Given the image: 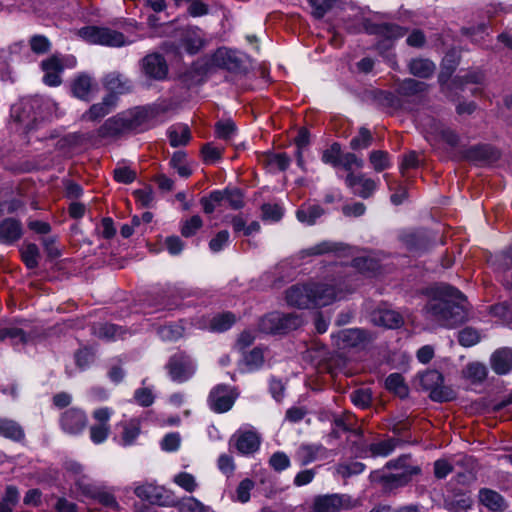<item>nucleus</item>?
I'll return each mask as SVG.
<instances>
[{
  "mask_svg": "<svg viewBox=\"0 0 512 512\" xmlns=\"http://www.w3.org/2000/svg\"><path fill=\"white\" fill-rule=\"evenodd\" d=\"M140 433L139 422L136 420H131L128 423H125L123 426V434L121 437V441L123 445H131L135 439L138 437Z\"/></svg>",
  "mask_w": 512,
  "mask_h": 512,
  "instance_id": "603ef678",
  "label": "nucleus"
},
{
  "mask_svg": "<svg viewBox=\"0 0 512 512\" xmlns=\"http://www.w3.org/2000/svg\"><path fill=\"white\" fill-rule=\"evenodd\" d=\"M410 72L420 78H428L435 71V65L428 59H414L409 64Z\"/></svg>",
  "mask_w": 512,
  "mask_h": 512,
  "instance_id": "e433bc0d",
  "label": "nucleus"
},
{
  "mask_svg": "<svg viewBox=\"0 0 512 512\" xmlns=\"http://www.w3.org/2000/svg\"><path fill=\"white\" fill-rule=\"evenodd\" d=\"M29 46L33 53L38 55H43L48 53L51 50V42L44 35H33L29 39Z\"/></svg>",
  "mask_w": 512,
  "mask_h": 512,
  "instance_id": "09e8293b",
  "label": "nucleus"
},
{
  "mask_svg": "<svg viewBox=\"0 0 512 512\" xmlns=\"http://www.w3.org/2000/svg\"><path fill=\"white\" fill-rule=\"evenodd\" d=\"M371 143L372 135L370 131L367 128L362 127L360 128L358 135L351 139L350 147L353 150H361L368 148Z\"/></svg>",
  "mask_w": 512,
  "mask_h": 512,
  "instance_id": "864d4df0",
  "label": "nucleus"
},
{
  "mask_svg": "<svg viewBox=\"0 0 512 512\" xmlns=\"http://www.w3.org/2000/svg\"><path fill=\"white\" fill-rule=\"evenodd\" d=\"M473 500L468 493L447 495L444 499L445 509L452 512H461L472 507Z\"/></svg>",
  "mask_w": 512,
  "mask_h": 512,
  "instance_id": "2f4dec72",
  "label": "nucleus"
},
{
  "mask_svg": "<svg viewBox=\"0 0 512 512\" xmlns=\"http://www.w3.org/2000/svg\"><path fill=\"white\" fill-rule=\"evenodd\" d=\"M203 221L200 216L194 215L185 220L181 226V234L184 237H191L202 227Z\"/></svg>",
  "mask_w": 512,
  "mask_h": 512,
  "instance_id": "bf43d9fd",
  "label": "nucleus"
},
{
  "mask_svg": "<svg viewBox=\"0 0 512 512\" xmlns=\"http://www.w3.org/2000/svg\"><path fill=\"white\" fill-rule=\"evenodd\" d=\"M255 483L249 479H243L237 486L235 500L240 503H246L250 500V493L254 489Z\"/></svg>",
  "mask_w": 512,
  "mask_h": 512,
  "instance_id": "6e6d98bb",
  "label": "nucleus"
},
{
  "mask_svg": "<svg viewBox=\"0 0 512 512\" xmlns=\"http://www.w3.org/2000/svg\"><path fill=\"white\" fill-rule=\"evenodd\" d=\"M408 457L401 456L396 460L387 462L386 468L396 469L398 472L385 474L382 471H373L370 478L382 482L388 488H397L406 485L413 475L420 473V468L407 463Z\"/></svg>",
  "mask_w": 512,
  "mask_h": 512,
  "instance_id": "7ed1b4c3",
  "label": "nucleus"
},
{
  "mask_svg": "<svg viewBox=\"0 0 512 512\" xmlns=\"http://www.w3.org/2000/svg\"><path fill=\"white\" fill-rule=\"evenodd\" d=\"M179 512H209V507L194 497H185L179 501L174 499V505Z\"/></svg>",
  "mask_w": 512,
  "mask_h": 512,
  "instance_id": "4c0bfd02",
  "label": "nucleus"
},
{
  "mask_svg": "<svg viewBox=\"0 0 512 512\" xmlns=\"http://www.w3.org/2000/svg\"><path fill=\"white\" fill-rule=\"evenodd\" d=\"M134 493L138 498L146 500L151 504L160 506L174 505V497L170 491L154 483L138 485L135 487Z\"/></svg>",
  "mask_w": 512,
  "mask_h": 512,
  "instance_id": "9b49d317",
  "label": "nucleus"
},
{
  "mask_svg": "<svg viewBox=\"0 0 512 512\" xmlns=\"http://www.w3.org/2000/svg\"><path fill=\"white\" fill-rule=\"evenodd\" d=\"M354 506V501L346 494H326L313 500V512H340Z\"/></svg>",
  "mask_w": 512,
  "mask_h": 512,
  "instance_id": "f8f14e48",
  "label": "nucleus"
},
{
  "mask_svg": "<svg viewBox=\"0 0 512 512\" xmlns=\"http://www.w3.org/2000/svg\"><path fill=\"white\" fill-rule=\"evenodd\" d=\"M340 287L329 284L305 283L295 284L286 290V302L288 305L299 309L327 306L336 300L344 298L346 292Z\"/></svg>",
  "mask_w": 512,
  "mask_h": 512,
  "instance_id": "f03ea898",
  "label": "nucleus"
},
{
  "mask_svg": "<svg viewBox=\"0 0 512 512\" xmlns=\"http://www.w3.org/2000/svg\"><path fill=\"white\" fill-rule=\"evenodd\" d=\"M159 337L164 341H176L183 335V328L176 324H169L158 329Z\"/></svg>",
  "mask_w": 512,
  "mask_h": 512,
  "instance_id": "5fc2aeb1",
  "label": "nucleus"
},
{
  "mask_svg": "<svg viewBox=\"0 0 512 512\" xmlns=\"http://www.w3.org/2000/svg\"><path fill=\"white\" fill-rule=\"evenodd\" d=\"M479 501L487 509L493 512H503L507 509L508 505L506 500L497 491L489 488H482L479 490Z\"/></svg>",
  "mask_w": 512,
  "mask_h": 512,
  "instance_id": "393cba45",
  "label": "nucleus"
},
{
  "mask_svg": "<svg viewBox=\"0 0 512 512\" xmlns=\"http://www.w3.org/2000/svg\"><path fill=\"white\" fill-rule=\"evenodd\" d=\"M236 398L237 394L231 387L220 384L210 391L208 405L214 412L224 413L232 408Z\"/></svg>",
  "mask_w": 512,
  "mask_h": 512,
  "instance_id": "ddd939ff",
  "label": "nucleus"
},
{
  "mask_svg": "<svg viewBox=\"0 0 512 512\" xmlns=\"http://www.w3.org/2000/svg\"><path fill=\"white\" fill-rule=\"evenodd\" d=\"M213 62L220 67H223L230 71H236L240 69L242 65L241 57L236 51L219 48L213 56Z\"/></svg>",
  "mask_w": 512,
  "mask_h": 512,
  "instance_id": "a878e982",
  "label": "nucleus"
},
{
  "mask_svg": "<svg viewBox=\"0 0 512 512\" xmlns=\"http://www.w3.org/2000/svg\"><path fill=\"white\" fill-rule=\"evenodd\" d=\"M230 241V234L227 230L219 231L209 242V248L212 252L222 251Z\"/></svg>",
  "mask_w": 512,
  "mask_h": 512,
  "instance_id": "052dcab7",
  "label": "nucleus"
},
{
  "mask_svg": "<svg viewBox=\"0 0 512 512\" xmlns=\"http://www.w3.org/2000/svg\"><path fill=\"white\" fill-rule=\"evenodd\" d=\"M480 340V335L477 330L473 328H465L459 332L458 341L462 346L471 347L477 344Z\"/></svg>",
  "mask_w": 512,
  "mask_h": 512,
  "instance_id": "e2e57ef3",
  "label": "nucleus"
},
{
  "mask_svg": "<svg viewBox=\"0 0 512 512\" xmlns=\"http://www.w3.org/2000/svg\"><path fill=\"white\" fill-rule=\"evenodd\" d=\"M421 387L429 391L430 398L434 401L445 402L454 398V392L443 385V376L437 370H428L419 375Z\"/></svg>",
  "mask_w": 512,
  "mask_h": 512,
  "instance_id": "6e6552de",
  "label": "nucleus"
},
{
  "mask_svg": "<svg viewBox=\"0 0 512 512\" xmlns=\"http://www.w3.org/2000/svg\"><path fill=\"white\" fill-rule=\"evenodd\" d=\"M492 264L500 270H507L512 267V245L492 259Z\"/></svg>",
  "mask_w": 512,
  "mask_h": 512,
  "instance_id": "338daca9",
  "label": "nucleus"
},
{
  "mask_svg": "<svg viewBox=\"0 0 512 512\" xmlns=\"http://www.w3.org/2000/svg\"><path fill=\"white\" fill-rule=\"evenodd\" d=\"M340 250V244L330 242V241H322L314 246H311L307 249L301 251L302 257L305 256H317L323 255L330 252H336Z\"/></svg>",
  "mask_w": 512,
  "mask_h": 512,
  "instance_id": "79ce46f5",
  "label": "nucleus"
},
{
  "mask_svg": "<svg viewBox=\"0 0 512 512\" xmlns=\"http://www.w3.org/2000/svg\"><path fill=\"white\" fill-rule=\"evenodd\" d=\"M386 388L393 391L400 397L407 395V387L404 384V379L401 374L393 373L390 374L385 380Z\"/></svg>",
  "mask_w": 512,
  "mask_h": 512,
  "instance_id": "49530a36",
  "label": "nucleus"
},
{
  "mask_svg": "<svg viewBox=\"0 0 512 512\" xmlns=\"http://www.w3.org/2000/svg\"><path fill=\"white\" fill-rule=\"evenodd\" d=\"M468 157L475 160L493 162L499 158V152L492 146L481 145L471 148L468 152Z\"/></svg>",
  "mask_w": 512,
  "mask_h": 512,
  "instance_id": "c9c22d12",
  "label": "nucleus"
},
{
  "mask_svg": "<svg viewBox=\"0 0 512 512\" xmlns=\"http://www.w3.org/2000/svg\"><path fill=\"white\" fill-rule=\"evenodd\" d=\"M123 113L108 118L97 130L100 138H116L130 133Z\"/></svg>",
  "mask_w": 512,
  "mask_h": 512,
  "instance_id": "dca6fc26",
  "label": "nucleus"
},
{
  "mask_svg": "<svg viewBox=\"0 0 512 512\" xmlns=\"http://www.w3.org/2000/svg\"><path fill=\"white\" fill-rule=\"evenodd\" d=\"M324 213V209L318 204L303 203L296 211V218L302 224L312 226Z\"/></svg>",
  "mask_w": 512,
  "mask_h": 512,
  "instance_id": "cd10ccee",
  "label": "nucleus"
},
{
  "mask_svg": "<svg viewBox=\"0 0 512 512\" xmlns=\"http://www.w3.org/2000/svg\"><path fill=\"white\" fill-rule=\"evenodd\" d=\"M302 324L303 319L297 313L272 312L260 320L259 329L264 333L285 334L299 328Z\"/></svg>",
  "mask_w": 512,
  "mask_h": 512,
  "instance_id": "20e7f679",
  "label": "nucleus"
},
{
  "mask_svg": "<svg viewBox=\"0 0 512 512\" xmlns=\"http://www.w3.org/2000/svg\"><path fill=\"white\" fill-rule=\"evenodd\" d=\"M21 224L12 218L3 220L0 223V241L3 243H11L21 236Z\"/></svg>",
  "mask_w": 512,
  "mask_h": 512,
  "instance_id": "473e14b6",
  "label": "nucleus"
},
{
  "mask_svg": "<svg viewBox=\"0 0 512 512\" xmlns=\"http://www.w3.org/2000/svg\"><path fill=\"white\" fill-rule=\"evenodd\" d=\"M350 399L355 406L360 408H367L372 400L371 392L369 389H358L350 394Z\"/></svg>",
  "mask_w": 512,
  "mask_h": 512,
  "instance_id": "680f3d73",
  "label": "nucleus"
},
{
  "mask_svg": "<svg viewBox=\"0 0 512 512\" xmlns=\"http://www.w3.org/2000/svg\"><path fill=\"white\" fill-rule=\"evenodd\" d=\"M345 184L352 189L354 194L364 199L369 198L377 188V183L364 174L355 175L354 173H348L345 178Z\"/></svg>",
  "mask_w": 512,
  "mask_h": 512,
  "instance_id": "f3484780",
  "label": "nucleus"
},
{
  "mask_svg": "<svg viewBox=\"0 0 512 512\" xmlns=\"http://www.w3.org/2000/svg\"><path fill=\"white\" fill-rule=\"evenodd\" d=\"M145 74L154 79H163L167 74V65L164 58L159 54L147 55L142 61Z\"/></svg>",
  "mask_w": 512,
  "mask_h": 512,
  "instance_id": "5701e85b",
  "label": "nucleus"
},
{
  "mask_svg": "<svg viewBox=\"0 0 512 512\" xmlns=\"http://www.w3.org/2000/svg\"><path fill=\"white\" fill-rule=\"evenodd\" d=\"M236 317L231 312H225L214 316L210 322V329L215 332H224L232 327Z\"/></svg>",
  "mask_w": 512,
  "mask_h": 512,
  "instance_id": "ea45409f",
  "label": "nucleus"
},
{
  "mask_svg": "<svg viewBox=\"0 0 512 512\" xmlns=\"http://www.w3.org/2000/svg\"><path fill=\"white\" fill-rule=\"evenodd\" d=\"M9 339L12 345L25 344L26 333L18 327H4L0 329V342Z\"/></svg>",
  "mask_w": 512,
  "mask_h": 512,
  "instance_id": "a19ab883",
  "label": "nucleus"
},
{
  "mask_svg": "<svg viewBox=\"0 0 512 512\" xmlns=\"http://www.w3.org/2000/svg\"><path fill=\"white\" fill-rule=\"evenodd\" d=\"M422 126L431 136L440 137L450 146L457 145L459 140L458 135L449 128H446L441 122L433 118H428L422 123Z\"/></svg>",
  "mask_w": 512,
  "mask_h": 512,
  "instance_id": "412c9836",
  "label": "nucleus"
},
{
  "mask_svg": "<svg viewBox=\"0 0 512 512\" xmlns=\"http://www.w3.org/2000/svg\"><path fill=\"white\" fill-rule=\"evenodd\" d=\"M135 401L142 407H149L154 403V394L151 388H139L134 392Z\"/></svg>",
  "mask_w": 512,
  "mask_h": 512,
  "instance_id": "774afa93",
  "label": "nucleus"
},
{
  "mask_svg": "<svg viewBox=\"0 0 512 512\" xmlns=\"http://www.w3.org/2000/svg\"><path fill=\"white\" fill-rule=\"evenodd\" d=\"M409 314H402L392 309H378L372 314V321L375 325L388 329L400 328L405 323V318H409Z\"/></svg>",
  "mask_w": 512,
  "mask_h": 512,
  "instance_id": "a211bd4d",
  "label": "nucleus"
},
{
  "mask_svg": "<svg viewBox=\"0 0 512 512\" xmlns=\"http://www.w3.org/2000/svg\"><path fill=\"white\" fill-rule=\"evenodd\" d=\"M204 43L203 32L197 27L188 29L182 38V46L189 54L199 52Z\"/></svg>",
  "mask_w": 512,
  "mask_h": 512,
  "instance_id": "c756f323",
  "label": "nucleus"
},
{
  "mask_svg": "<svg viewBox=\"0 0 512 512\" xmlns=\"http://www.w3.org/2000/svg\"><path fill=\"white\" fill-rule=\"evenodd\" d=\"M117 104V96L107 94L99 103L93 104L88 111L82 115L83 120L96 121L108 115Z\"/></svg>",
  "mask_w": 512,
  "mask_h": 512,
  "instance_id": "aec40b11",
  "label": "nucleus"
},
{
  "mask_svg": "<svg viewBox=\"0 0 512 512\" xmlns=\"http://www.w3.org/2000/svg\"><path fill=\"white\" fill-rule=\"evenodd\" d=\"M167 136L172 147L185 146L191 139V132L186 124H175L168 128Z\"/></svg>",
  "mask_w": 512,
  "mask_h": 512,
  "instance_id": "7c9ffc66",
  "label": "nucleus"
},
{
  "mask_svg": "<svg viewBox=\"0 0 512 512\" xmlns=\"http://www.w3.org/2000/svg\"><path fill=\"white\" fill-rule=\"evenodd\" d=\"M19 491L15 486H7L0 500V512H13L19 502Z\"/></svg>",
  "mask_w": 512,
  "mask_h": 512,
  "instance_id": "58836bf2",
  "label": "nucleus"
},
{
  "mask_svg": "<svg viewBox=\"0 0 512 512\" xmlns=\"http://www.w3.org/2000/svg\"><path fill=\"white\" fill-rule=\"evenodd\" d=\"M96 91L97 84L88 74H80L72 82V93L80 100L90 101Z\"/></svg>",
  "mask_w": 512,
  "mask_h": 512,
  "instance_id": "6ab92c4d",
  "label": "nucleus"
},
{
  "mask_svg": "<svg viewBox=\"0 0 512 512\" xmlns=\"http://www.w3.org/2000/svg\"><path fill=\"white\" fill-rule=\"evenodd\" d=\"M400 441L396 438H388L371 443L367 452L371 457H387L393 453Z\"/></svg>",
  "mask_w": 512,
  "mask_h": 512,
  "instance_id": "72a5a7b5",
  "label": "nucleus"
},
{
  "mask_svg": "<svg viewBox=\"0 0 512 512\" xmlns=\"http://www.w3.org/2000/svg\"><path fill=\"white\" fill-rule=\"evenodd\" d=\"M244 362L248 371L259 369L264 363L263 351L259 348L253 349L245 356Z\"/></svg>",
  "mask_w": 512,
  "mask_h": 512,
  "instance_id": "4d7b16f0",
  "label": "nucleus"
},
{
  "mask_svg": "<svg viewBox=\"0 0 512 512\" xmlns=\"http://www.w3.org/2000/svg\"><path fill=\"white\" fill-rule=\"evenodd\" d=\"M369 161L376 172H382L391 166L389 154L382 150H374L369 154Z\"/></svg>",
  "mask_w": 512,
  "mask_h": 512,
  "instance_id": "c03bdc74",
  "label": "nucleus"
},
{
  "mask_svg": "<svg viewBox=\"0 0 512 512\" xmlns=\"http://www.w3.org/2000/svg\"><path fill=\"white\" fill-rule=\"evenodd\" d=\"M22 259L29 269L36 268L38 266L39 249L35 244H28L22 250Z\"/></svg>",
  "mask_w": 512,
  "mask_h": 512,
  "instance_id": "13d9d810",
  "label": "nucleus"
},
{
  "mask_svg": "<svg viewBox=\"0 0 512 512\" xmlns=\"http://www.w3.org/2000/svg\"><path fill=\"white\" fill-rule=\"evenodd\" d=\"M59 423L64 433L69 435H79L86 428L88 419L83 410L72 407L61 414Z\"/></svg>",
  "mask_w": 512,
  "mask_h": 512,
  "instance_id": "4468645a",
  "label": "nucleus"
},
{
  "mask_svg": "<svg viewBox=\"0 0 512 512\" xmlns=\"http://www.w3.org/2000/svg\"><path fill=\"white\" fill-rule=\"evenodd\" d=\"M173 481L175 484L189 493L194 492L198 487L195 477L187 472H180L176 474L173 478Z\"/></svg>",
  "mask_w": 512,
  "mask_h": 512,
  "instance_id": "8fccbe9b",
  "label": "nucleus"
},
{
  "mask_svg": "<svg viewBox=\"0 0 512 512\" xmlns=\"http://www.w3.org/2000/svg\"><path fill=\"white\" fill-rule=\"evenodd\" d=\"M341 156L340 145L338 143H334L329 149L323 152L322 161L326 164H331L336 167L340 165Z\"/></svg>",
  "mask_w": 512,
  "mask_h": 512,
  "instance_id": "0e129e2a",
  "label": "nucleus"
},
{
  "mask_svg": "<svg viewBox=\"0 0 512 512\" xmlns=\"http://www.w3.org/2000/svg\"><path fill=\"white\" fill-rule=\"evenodd\" d=\"M112 414L113 410L108 407L98 408L93 411L92 418L94 423L90 426L89 436L94 444H102L108 439L111 432L109 421Z\"/></svg>",
  "mask_w": 512,
  "mask_h": 512,
  "instance_id": "1a4fd4ad",
  "label": "nucleus"
},
{
  "mask_svg": "<svg viewBox=\"0 0 512 512\" xmlns=\"http://www.w3.org/2000/svg\"><path fill=\"white\" fill-rule=\"evenodd\" d=\"M103 86L110 91L109 94H125L132 90V82L119 72H110L103 78Z\"/></svg>",
  "mask_w": 512,
  "mask_h": 512,
  "instance_id": "4be33fe9",
  "label": "nucleus"
},
{
  "mask_svg": "<svg viewBox=\"0 0 512 512\" xmlns=\"http://www.w3.org/2000/svg\"><path fill=\"white\" fill-rule=\"evenodd\" d=\"M270 466L277 472L284 471L290 466V459L284 452H275L269 459Z\"/></svg>",
  "mask_w": 512,
  "mask_h": 512,
  "instance_id": "69168bd1",
  "label": "nucleus"
},
{
  "mask_svg": "<svg viewBox=\"0 0 512 512\" xmlns=\"http://www.w3.org/2000/svg\"><path fill=\"white\" fill-rule=\"evenodd\" d=\"M333 338L339 349L361 347L369 341L368 333L358 328L341 330Z\"/></svg>",
  "mask_w": 512,
  "mask_h": 512,
  "instance_id": "2eb2a0df",
  "label": "nucleus"
},
{
  "mask_svg": "<svg viewBox=\"0 0 512 512\" xmlns=\"http://www.w3.org/2000/svg\"><path fill=\"white\" fill-rule=\"evenodd\" d=\"M465 377L474 383L482 382L487 376L486 366L481 363H470L464 370Z\"/></svg>",
  "mask_w": 512,
  "mask_h": 512,
  "instance_id": "de8ad7c7",
  "label": "nucleus"
},
{
  "mask_svg": "<svg viewBox=\"0 0 512 512\" xmlns=\"http://www.w3.org/2000/svg\"><path fill=\"white\" fill-rule=\"evenodd\" d=\"M0 435L14 441H20L24 438V431L14 420L0 418Z\"/></svg>",
  "mask_w": 512,
  "mask_h": 512,
  "instance_id": "f704fd0d",
  "label": "nucleus"
},
{
  "mask_svg": "<svg viewBox=\"0 0 512 512\" xmlns=\"http://www.w3.org/2000/svg\"><path fill=\"white\" fill-rule=\"evenodd\" d=\"M491 367L495 373L503 375L512 369V349L502 348L491 356Z\"/></svg>",
  "mask_w": 512,
  "mask_h": 512,
  "instance_id": "c85d7f7f",
  "label": "nucleus"
},
{
  "mask_svg": "<svg viewBox=\"0 0 512 512\" xmlns=\"http://www.w3.org/2000/svg\"><path fill=\"white\" fill-rule=\"evenodd\" d=\"M160 113L161 110L158 106H143L136 107L123 114L130 133H137L152 127Z\"/></svg>",
  "mask_w": 512,
  "mask_h": 512,
  "instance_id": "423d86ee",
  "label": "nucleus"
},
{
  "mask_svg": "<svg viewBox=\"0 0 512 512\" xmlns=\"http://www.w3.org/2000/svg\"><path fill=\"white\" fill-rule=\"evenodd\" d=\"M236 449L243 455L256 452L260 446V437L254 431L239 432L236 436Z\"/></svg>",
  "mask_w": 512,
  "mask_h": 512,
  "instance_id": "bb28decb",
  "label": "nucleus"
},
{
  "mask_svg": "<svg viewBox=\"0 0 512 512\" xmlns=\"http://www.w3.org/2000/svg\"><path fill=\"white\" fill-rule=\"evenodd\" d=\"M67 470L75 474V476L77 477L75 479V483L78 485L80 489L83 490L85 494L93 493L92 485L86 483L87 476L83 474V467L81 464L77 462H69L67 463Z\"/></svg>",
  "mask_w": 512,
  "mask_h": 512,
  "instance_id": "37998d69",
  "label": "nucleus"
},
{
  "mask_svg": "<svg viewBox=\"0 0 512 512\" xmlns=\"http://www.w3.org/2000/svg\"><path fill=\"white\" fill-rule=\"evenodd\" d=\"M297 457L302 465L326 459L328 450L322 444H302L297 450Z\"/></svg>",
  "mask_w": 512,
  "mask_h": 512,
  "instance_id": "b1692460",
  "label": "nucleus"
},
{
  "mask_svg": "<svg viewBox=\"0 0 512 512\" xmlns=\"http://www.w3.org/2000/svg\"><path fill=\"white\" fill-rule=\"evenodd\" d=\"M76 64L74 57H62L53 55L44 59L41 62V69L43 71V82L50 87H57L62 83L61 74L64 69L72 68Z\"/></svg>",
  "mask_w": 512,
  "mask_h": 512,
  "instance_id": "0eeeda50",
  "label": "nucleus"
},
{
  "mask_svg": "<svg viewBox=\"0 0 512 512\" xmlns=\"http://www.w3.org/2000/svg\"><path fill=\"white\" fill-rule=\"evenodd\" d=\"M430 293L425 307L429 319L445 327H454L465 320V299L459 290L442 283L432 287Z\"/></svg>",
  "mask_w": 512,
  "mask_h": 512,
  "instance_id": "f257e3e1",
  "label": "nucleus"
},
{
  "mask_svg": "<svg viewBox=\"0 0 512 512\" xmlns=\"http://www.w3.org/2000/svg\"><path fill=\"white\" fill-rule=\"evenodd\" d=\"M171 166L177 170L178 174L182 177L191 175V169L186 165V153L177 151L172 155L170 160Z\"/></svg>",
  "mask_w": 512,
  "mask_h": 512,
  "instance_id": "3c124183",
  "label": "nucleus"
},
{
  "mask_svg": "<svg viewBox=\"0 0 512 512\" xmlns=\"http://www.w3.org/2000/svg\"><path fill=\"white\" fill-rule=\"evenodd\" d=\"M166 369L172 381L183 383L194 375L196 366L188 355L179 353L170 358Z\"/></svg>",
  "mask_w": 512,
  "mask_h": 512,
  "instance_id": "9d476101",
  "label": "nucleus"
},
{
  "mask_svg": "<svg viewBox=\"0 0 512 512\" xmlns=\"http://www.w3.org/2000/svg\"><path fill=\"white\" fill-rule=\"evenodd\" d=\"M78 35L91 44L121 47L127 43L122 33L107 27L86 26L78 31Z\"/></svg>",
  "mask_w": 512,
  "mask_h": 512,
  "instance_id": "39448f33",
  "label": "nucleus"
},
{
  "mask_svg": "<svg viewBox=\"0 0 512 512\" xmlns=\"http://www.w3.org/2000/svg\"><path fill=\"white\" fill-rule=\"evenodd\" d=\"M119 328L110 323H99L92 328L93 334L104 340L115 339L119 335Z\"/></svg>",
  "mask_w": 512,
  "mask_h": 512,
  "instance_id": "a18cd8bd",
  "label": "nucleus"
}]
</instances>
